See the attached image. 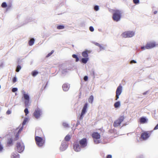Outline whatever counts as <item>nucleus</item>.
<instances>
[{"instance_id":"obj_1","label":"nucleus","mask_w":158,"mask_h":158,"mask_svg":"<svg viewBox=\"0 0 158 158\" xmlns=\"http://www.w3.org/2000/svg\"><path fill=\"white\" fill-rule=\"evenodd\" d=\"M122 14V12L119 10H114L112 17L113 20L116 22L119 21L121 17Z\"/></svg>"},{"instance_id":"obj_2","label":"nucleus","mask_w":158,"mask_h":158,"mask_svg":"<svg viewBox=\"0 0 158 158\" xmlns=\"http://www.w3.org/2000/svg\"><path fill=\"white\" fill-rule=\"evenodd\" d=\"M35 140L36 145L39 147H42L45 142V139L38 136H35Z\"/></svg>"},{"instance_id":"obj_3","label":"nucleus","mask_w":158,"mask_h":158,"mask_svg":"<svg viewBox=\"0 0 158 158\" xmlns=\"http://www.w3.org/2000/svg\"><path fill=\"white\" fill-rule=\"evenodd\" d=\"M92 136L95 143L98 144L100 143V141L99 139L100 138L101 135L99 133L97 132H94L92 134Z\"/></svg>"},{"instance_id":"obj_4","label":"nucleus","mask_w":158,"mask_h":158,"mask_svg":"<svg viewBox=\"0 0 158 158\" xmlns=\"http://www.w3.org/2000/svg\"><path fill=\"white\" fill-rule=\"evenodd\" d=\"M135 35L133 31H127L122 33L121 35L123 38H130L133 37Z\"/></svg>"},{"instance_id":"obj_5","label":"nucleus","mask_w":158,"mask_h":158,"mask_svg":"<svg viewBox=\"0 0 158 158\" xmlns=\"http://www.w3.org/2000/svg\"><path fill=\"white\" fill-rule=\"evenodd\" d=\"M124 119L123 116H120L113 123V126L115 127H117L119 126Z\"/></svg>"},{"instance_id":"obj_6","label":"nucleus","mask_w":158,"mask_h":158,"mask_svg":"<svg viewBox=\"0 0 158 158\" xmlns=\"http://www.w3.org/2000/svg\"><path fill=\"white\" fill-rule=\"evenodd\" d=\"M152 131H144L140 135V138L143 140L147 139L150 136Z\"/></svg>"},{"instance_id":"obj_7","label":"nucleus","mask_w":158,"mask_h":158,"mask_svg":"<svg viewBox=\"0 0 158 158\" xmlns=\"http://www.w3.org/2000/svg\"><path fill=\"white\" fill-rule=\"evenodd\" d=\"M23 96L25 100V106L26 107H28L30 105V98L27 94L25 93V92L23 93Z\"/></svg>"},{"instance_id":"obj_8","label":"nucleus","mask_w":158,"mask_h":158,"mask_svg":"<svg viewBox=\"0 0 158 158\" xmlns=\"http://www.w3.org/2000/svg\"><path fill=\"white\" fill-rule=\"evenodd\" d=\"M16 147L18 152L21 153L24 150V147L23 143L18 142L17 143Z\"/></svg>"},{"instance_id":"obj_9","label":"nucleus","mask_w":158,"mask_h":158,"mask_svg":"<svg viewBox=\"0 0 158 158\" xmlns=\"http://www.w3.org/2000/svg\"><path fill=\"white\" fill-rule=\"evenodd\" d=\"M41 114V110L38 108L35 110L33 114L34 116L37 119L39 118Z\"/></svg>"},{"instance_id":"obj_10","label":"nucleus","mask_w":158,"mask_h":158,"mask_svg":"<svg viewBox=\"0 0 158 158\" xmlns=\"http://www.w3.org/2000/svg\"><path fill=\"white\" fill-rule=\"evenodd\" d=\"M122 91V86L121 85H119L118 87L116 92V95L115 100H117L119 98V96L120 95Z\"/></svg>"},{"instance_id":"obj_11","label":"nucleus","mask_w":158,"mask_h":158,"mask_svg":"<svg viewBox=\"0 0 158 158\" xmlns=\"http://www.w3.org/2000/svg\"><path fill=\"white\" fill-rule=\"evenodd\" d=\"M88 104L86 103L84 105L83 109L82 110L81 115L79 119L80 120L82 119L83 118V115L85 114L86 112V109L87 107Z\"/></svg>"},{"instance_id":"obj_12","label":"nucleus","mask_w":158,"mask_h":158,"mask_svg":"<svg viewBox=\"0 0 158 158\" xmlns=\"http://www.w3.org/2000/svg\"><path fill=\"white\" fill-rule=\"evenodd\" d=\"M73 148L74 150L76 152H78L81 150V147L79 146L78 142H75L73 144Z\"/></svg>"},{"instance_id":"obj_13","label":"nucleus","mask_w":158,"mask_h":158,"mask_svg":"<svg viewBox=\"0 0 158 158\" xmlns=\"http://www.w3.org/2000/svg\"><path fill=\"white\" fill-rule=\"evenodd\" d=\"M157 45L155 42H149L147 43L146 45V49H151Z\"/></svg>"},{"instance_id":"obj_14","label":"nucleus","mask_w":158,"mask_h":158,"mask_svg":"<svg viewBox=\"0 0 158 158\" xmlns=\"http://www.w3.org/2000/svg\"><path fill=\"white\" fill-rule=\"evenodd\" d=\"M79 143L81 147L84 148L86 146L87 144L86 138H83L79 141Z\"/></svg>"},{"instance_id":"obj_15","label":"nucleus","mask_w":158,"mask_h":158,"mask_svg":"<svg viewBox=\"0 0 158 158\" xmlns=\"http://www.w3.org/2000/svg\"><path fill=\"white\" fill-rule=\"evenodd\" d=\"M90 53L89 50H85L82 52V56L85 58H88V54Z\"/></svg>"},{"instance_id":"obj_16","label":"nucleus","mask_w":158,"mask_h":158,"mask_svg":"<svg viewBox=\"0 0 158 158\" xmlns=\"http://www.w3.org/2000/svg\"><path fill=\"white\" fill-rule=\"evenodd\" d=\"M69 85L67 84H64L62 86L63 89L64 91H68L69 89Z\"/></svg>"},{"instance_id":"obj_17","label":"nucleus","mask_w":158,"mask_h":158,"mask_svg":"<svg viewBox=\"0 0 158 158\" xmlns=\"http://www.w3.org/2000/svg\"><path fill=\"white\" fill-rule=\"evenodd\" d=\"M42 133V131L40 129H37L35 131V136L38 135H41Z\"/></svg>"},{"instance_id":"obj_18","label":"nucleus","mask_w":158,"mask_h":158,"mask_svg":"<svg viewBox=\"0 0 158 158\" xmlns=\"http://www.w3.org/2000/svg\"><path fill=\"white\" fill-rule=\"evenodd\" d=\"M89 60V58H82L81 61L82 63L86 64Z\"/></svg>"},{"instance_id":"obj_19","label":"nucleus","mask_w":158,"mask_h":158,"mask_svg":"<svg viewBox=\"0 0 158 158\" xmlns=\"http://www.w3.org/2000/svg\"><path fill=\"white\" fill-rule=\"evenodd\" d=\"M140 121L141 123H144L147 122V119L144 117H141L140 118Z\"/></svg>"},{"instance_id":"obj_20","label":"nucleus","mask_w":158,"mask_h":158,"mask_svg":"<svg viewBox=\"0 0 158 158\" xmlns=\"http://www.w3.org/2000/svg\"><path fill=\"white\" fill-rule=\"evenodd\" d=\"M35 40L33 38L31 39L29 41L28 44L30 46L32 45L34 43Z\"/></svg>"},{"instance_id":"obj_21","label":"nucleus","mask_w":158,"mask_h":158,"mask_svg":"<svg viewBox=\"0 0 158 158\" xmlns=\"http://www.w3.org/2000/svg\"><path fill=\"white\" fill-rule=\"evenodd\" d=\"M94 99V97L93 96L91 95L88 99V101L89 102L91 103H92Z\"/></svg>"},{"instance_id":"obj_22","label":"nucleus","mask_w":158,"mask_h":158,"mask_svg":"<svg viewBox=\"0 0 158 158\" xmlns=\"http://www.w3.org/2000/svg\"><path fill=\"white\" fill-rule=\"evenodd\" d=\"M120 102L119 101L116 102L114 105V106L115 108H118L120 106Z\"/></svg>"},{"instance_id":"obj_23","label":"nucleus","mask_w":158,"mask_h":158,"mask_svg":"<svg viewBox=\"0 0 158 158\" xmlns=\"http://www.w3.org/2000/svg\"><path fill=\"white\" fill-rule=\"evenodd\" d=\"M71 138V137L69 135H67L64 138V140L66 141H69Z\"/></svg>"},{"instance_id":"obj_24","label":"nucleus","mask_w":158,"mask_h":158,"mask_svg":"<svg viewBox=\"0 0 158 158\" xmlns=\"http://www.w3.org/2000/svg\"><path fill=\"white\" fill-rule=\"evenodd\" d=\"M11 158H19V156L18 154L13 153L11 156Z\"/></svg>"},{"instance_id":"obj_25","label":"nucleus","mask_w":158,"mask_h":158,"mask_svg":"<svg viewBox=\"0 0 158 158\" xmlns=\"http://www.w3.org/2000/svg\"><path fill=\"white\" fill-rule=\"evenodd\" d=\"M72 57L76 59V62H77L79 61V58H78L77 55L75 54H73L72 55Z\"/></svg>"},{"instance_id":"obj_26","label":"nucleus","mask_w":158,"mask_h":158,"mask_svg":"<svg viewBox=\"0 0 158 158\" xmlns=\"http://www.w3.org/2000/svg\"><path fill=\"white\" fill-rule=\"evenodd\" d=\"M64 26L63 25H60L57 27V29H61L64 28Z\"/></svg>"},{"instance_id":"obj_27","label":"nucleus","mask_w":158,"mask_h":158,"mask_svg":"<svg viewBox=\"0 0 158 158\" xmlns=\"http://www.w3.org/2000/svg\"><path fill=\"white\" fill-rule=\"evenodd\" d=\"M12 140L10 138L8 139L7 141V144L9 145H11L12 144Z\"/></svg>"},{"instance_id":"obj_28","label":"nucleus","mask_w":158,"mask_h":158,"mask_svg":"<svg viewBox=\"0 0 158 158\" xmlns=\"http://www.w3.org/2000/svg\"><path fill=\"white\" fill-rule=\"evenodd\" d=\"M38 73V72L36 71H33L32 73V75L33 76L35 77Z\"/></svg>"},{"instance_id":"obj_29","label":"nucleus","mask_w":158,"mask_h":158,"mask_svg":"<svg viewBox=\"0 0 158 158\" xmlns=\"http://www.w3.org/2000/svg\"><path fill=\"white\" fill-rule=\"evenodd\" d=\"M21 66L20 65H18L16 69V72H19V70H20V69H21Z\"/></svg>"},{"instance_id":"obj_30","label":"nucleus","mask_w":158,"mask_h":158,"mask_svg":"<svg viewBox=\"0 0 158 158\" xmlns=\"http://www.w3.org/2000/svg\"><path fill=\"white\" fill-rule=\"evenodd\" d=\"M1 6L3 8H5L7 6L6 3L5 2H3L2 5Z\"/></svg>"},{"instance_id":"obj_31","label":"nucleus","mask_w":158,"mask_h":158,"mask_svg":"<svg viewBox=\"0 0 158 158\" xmlns=\"http://www.w3.org/2000/svg\"><path fill=\"white\" fill-rule=\"evenodd\" d=\"M54 52V51L52 50L50 53H49L46 56V57H48L51 55Z\"/></svg>"},{"instance_id":"obj_32","label":"nucleus","mask_w":158,"mask_h":158,"mask_svg":"<svg viewBox=\"0 0 158 158\" xmlns=\"http://www.w3.org/2000/svg\"><path fill=\"white\" fill-rule=\"evenodd\" d=\"M63 126L65 127H69V125L66 123H63Z\"/></svg>"},{"instance_id":"obj_33","label":"nucleus","mask_w":158,"mask_h":158,"mask_svg":"<svg viewBox=\"0 0 158 158\" xmlns=\"http://www.w3.org/2000/svg\"><path fill=\"white\" fill-rule=\"evenodd\" d=\"M19 133H17L15 135V138L14 139L15 140H17L19 139Z\"/></svg>"},{"instance_id":"obj_34","label":"nucleus","mask_w":158,"mask_h":158,"mask_svg":"<svg viewBox=\"0 0 158 158\" xmlns=\"http://www.w3.org/2000/svg\"><path fill=\"white\" fill-rule=\"evenodd\" d=\"M94 44L96 45L99 47L100 48H102V46L101 44H99V43H94Z\"/></svg>"},{"instance_id":"obj_35","label":"nucleus","mask_w":158,"mask_h":158,"mask_svg":"<svg viewBox=\"0 0 158 158\" xmlns=\"http://www.w3.org/2000/svg\"><path fill=\"white\" fill-rule=\"evenodd\" d=\"M24 112L25 114V115H27L29 113L28 109L27 108H25L24 110Z\"/></svg>"},{"instance_id":"obj_36","label":"nucleus","mask_w":158,"mask_h":158,"mask_svg":"<svg viewBox=\"0 0 158 158\" xmlns=\"http://www.w3.org/2000/svg\"><path fill=\"white\" fill-rule=\"evenodd\" d=\"M18 90V89L17 88H12V91L13 92H15L17 91Z\"/></svg>"},{"instance_id":"obj_37","label":"nucleus","mask_w":158,"mask_h":158,"mask_svg":"<svg viewBox=\"0 0 158 158\" xmlns=\"http://www.w3.org/2000/svg\"><path fill=\"white\" fill-rule=\"evenodd\" d=\"M139 0H133V2L135 4L139 3Z\"/></svg>"},{"instance_id":"obj_38","label":"nucleus","mask_w":158,"mask_h":158,"mask_svg":"<svg viewBox=\"0 0 158 158\" xmlns=\"http://www.w3.org/2000/svg\"><path fill=\"white\" fill-rule=\"evenodd\" d=\"M94 9L96 11H97L99 9V7L98 6H95L94 7Z\"/></svg>"},{"instance_id":"obj_39","label":"nucleus","mask_w":158,"mask_h":158,"mask_svg":"<svg viewBox=\"0 0 158 158\" xmlns=\"http://www.w3.org/2000/svg\"><path fill=\"white\" fill-rule=\"evenodd\" d=\"M17 81V79L16 77H14L12 79V81L13 83H15Z\"/></svg>"},{"instance_id":"obj_40","label":"nucleus","mask_w":158,"mask_h":158,"mask_svg":"<svg viewBox=\"0 0 158 158\" xmlns=\"http://www.w3.org/2000/svg\"><path fill=\"white\" fill-rule=\"evenodd\" d=\"M89 29L90 31L92 32L93 31H94V29L93 27L90 26L89 27Z\"/></svg>"},{"instance_id":"obj_41","label":"nucleus","mask_w":158,"mask_h":158,"mask_svg":"<svg viewBox=\"0 0 158 158\" xmlns=\"http://www.w3.org/2000/svg\"><path fill=\"white\" fill-rule=\"evenodd\" d=\"M88 79V77L87 76H85L84 77V80L85 81H87Z\"/></svg>"},{"instance_id":"obj_42","label":"nucleus","mask_w":158,"mask_h":158,"mask_svg":"<svg viewBox=\"0 0 158 158\" xmlns=\"http://www.w3.org/2000/svg\"><path fill=\"white\" fill-rule=\"evenodd\" d=\"M11 113V111L10 110H8L6 112V114H10Z\"/></svg>"},{"instance_id":"obj_43","label":"nucleus","mask_w":158,"mask_h":158,"mask_svg":"<svg viewBox=\"0 0 158 158\" xmlns=\"http://www.w3.org/2000/svg\"><path fill=\"white\" fill-rule=\"evenodd\" d=\"M133 63H136V62L135 60H132L130 62V64H132Z\"/></svg>"},{"instance_id":"obj_44","label":"nucleus","mask_w":158,"mask_h":158,"mask_svg":"<svg viewBox=\"0 0 158 158\" xmlns=\"http://www.w3.org/2000/svg\"><path fill=\"white\" fill-rule=\"evenodd\" d=\"M157 129H158V124L154 127V130H156Z\"/></svg>"},{"instance_id":"obj_45","label":"nucleus","mask_w":158,"mask_h":158,"mask_svg":"<svg viewBox=\"0 0 158 158\" xmlns=\"http://www.w3.org/2000/svg\"><path fill=\"white\" fill-rule=\"evenodd\" d=\"M112 156L110 155H108L106 156V158H112Z\"/></svg>"},{"instance_id":"obj_46","label":"nucleus","mask_w":158,"mask_h":158,"mask_svg":"<svg viewBox=\"0 0 158 158\" xmlns=\"http://www.w3.org/2000/svg\"><path fill=\"white\" fill-rule=\"evenodd\" d=\"M141 48L142 50H144L146 49V46H143L141 47Z\"/></svg>"},{"instance_id":"obj_47","label":"nucleus","mask_w":158,"mask_h":158,"mask_svg":"<svg viewBox=\"0 0 158 158\" xmlns=\"http://www.w3.org/2000/svg\"><path fill=\"white\" fill-rule=\"evenodd\" d=\"M22 128H21L19 129V130L18 132V133H19H19L21 132V131H22Z\"/></svg>"},{"instance_id":"obj_48","label":"nucleus","mask_w":158,"mask_h":158,"mask_svg":"<svg viewBox=\"0 0 158 158\" xmlns=\"http://www.w3.org/2000/svg\"><path fill=\"white\" fill-rule=\"evenodd\" d=\"M3 149V147L1 145H0V151H1Z\"/></svg>"},{"instance_id":"obj_49","label":"nucleus","mask_w":158,"mask_h":158,"mask_svg":"<svg viewBox=\"0 0 158 158\" xmlns=\"http://www.w3.org/2000/svg\"><path fill=\"white\" fill-rule=\"evenodd\" d=\"M157 11H156H156H154V14H156L157 13Z\"/></svg>"}]
</instances>
